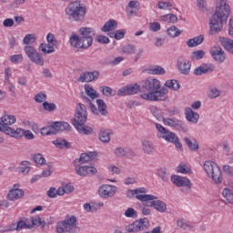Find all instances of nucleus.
I'll use <instances>...</instances> for the list:
<instances>
[{
    "label": "nucleus",
    "mask_w": 233,
    "mask_h": 233,
    "mask_svg": "<svg viewBox=\"0 0 233 233\" xmlns=\"http://www.w3.org/2000/svg\"><path fill=\"white\" fill-rule=\"evenodd\" d=\"M69 42L71 46L76 50H79V48H81L82 50H86V48H90V46H92V43H94V38H90V37H83L76 35V34H72L70 38H69Z\"/></svg>",
    "instance_id": "obj_6"
},
{
    "label": "nucleus",
    "mask_w": 233,
    "mask_h": 233,
    "mask_svg": "<svg viewBox=\"0 0 233 233\" xmlns=\"http://www.w3.org/2000/svg\"><path fill=\"white\" fill-rule=\"evenodd\" d=\"M19 184H15L12 189L7 193L6 198L8 201H17V199H21L23 196H25V191L23 189H19Z\"/></svg>",
    "instance_id": "obj_14"
},
{
    "label": "nucleus",
    "mask_w": 233,
    "mask_h": 233,
    "mask_svg": "<svg viewBox=\"0 0 233 233\" xmlns=\"http://www.w3.org/2000/svg\"><path fill=\"white\" fill-rule=\"evenodd\" d=\"M22 167H21V172L22 174H28L30 172V162L28 161H22L21 162Z\"/></svg>",
    "instance_id": "obj_56"
},
{
    "label": "nucleus",
    "mask_w": 233,
    "mask_h": 233,
    "mask_svg": "<svg viewBox=\"0 0 233 233\" xmlns=\"http://www.w3.org/2000/svg\"><path fill=\"white\" fill-rule=\"evenodd\" d=\"M147 73L152 76H163L166 74V71L161 66H155L147 68Z\"/></svg>",
    "instance_id": "obj_33"
},
{
    "label": "nucleus",
    "mask_w": 233,
    "mask_h": 233,
    "mask_svg": "<svg viewBox=\"0 0 233 233\" xmlns=\"http://www.w3.org/2000/svg\"><path fill=\"white\" fill-rule=\"evenodd\" d=\"M142 149L144 154H147L148 156H150V154L154 153V144H152V142L148 141V140H144L142 142Z\"/></svg>",
    "instance_id": "obj_32"
},
{
    "label": "nucleus",
    "mask_w": 233,
    "mask_h": 233,
    "mask_svg": "<svg viewBox=\"0 0 233 233\" xmlns=\"http://www.w3.org/2000/svg\"><path fill=\"white\" fill-rule=\"evenodd\" d=\"M43 108L47 110V112H54V110H56V104H54V103L44 102Z\"/></svg>",
    "instance_id": "obj_59"
},
{
    "label": "nucleus",
    "mask_w": 233,
    "mask_h": 233,
    "mask_svg": "<svg viewBox=\"0 0 233 233\" xmlns=\"http://www.w3.org/2000/svg\"><path fill=\"white\" fill-rule=\"evenodd\" d=\"M162 21H164V23H177V15H174V14H167L165 15H162L161 17Z\"/></svg>",
    "instance_id": "obj_43"
},
{
    "label": "nucleus",
    "mask_w": 233,
    "mask_h": 233,
    "mask_svg": "<svg viewBox=\"0 0 233 233\" xmlns=\"http://www.w3.org/2000/svg\"><path fill=\"white\" fill-rule=\"evenodd\" d=\"M141 90V86L137 84H132L127 86L120 88L117 91V96H134V94H137Z\"/></svg>",
    "instance_id": "obj_13"
},
{
    "label": "nucleus",
    "mask_w": 233,
    "mask_h": 233,
    "mask_svg": "<svg viewBox=\"0 0 233 233\" xmlns=\"http://www.w3.org/2000/svg\"><path fill=\"white\" fill-rule=\"evenodd\" d=\"M75 170L77 176H81L82 177H86V166L77 165L75 167Z\"/></svg>",
    "instance_id": "obj_49"
},
{
    "label": "nucleus",
    "mask_w": 233,
    "mask_h": 233,
    "mask_svg": "<svg viewBox=\"0 0 233 233\" xmlns=\"http://www.w3.org/2000/svg\"><path fill=\"white\" fill-rule=\"evenodd\" d=\"M97 77H99V71L86 72L80 75L77 81H80V83H92Z\"/></svg>",
    "instance_id": "obj_18"
},
{
    "label": "nucleus",
    "mask_w": 233,
    "mask_h": 233,
    "mask_svg": "<svg viewBox=\"0 0 233 233\" xmlns=\"http://www.w3.org/2000/svg\"><path fill=\"white\" fill-rule=\"evenodd\" d=\"M171 181L173 185H176L177 187H187V188H192L190 179L187 177L174 175L171 177Z\"/></svg>",
    "instance_id": "obj_17"
},
{
    "label": "nucleus",
    "mask_w": 233,
    "mask_h": 233,
    "mask_svg": "<svg viewBox=\"0 0 233 233\" xmlns=\"http://www.w3.org/2000/svg\"><path fill=\"white\" fill-rule=\"evenodd\" d=\"M222 170L228 177H233V167L232 166L224 165L223 167H222Z\"/></svg>",
    "instance_id": "obj_54"
},
{
    "label": "nucleus",
    "mask_w": 233,
    "mask_h": 233,
    "mask_svg": "<svg viewBox=\"0 0 233 233\" xmlns=\"http://www.w3.org/2000/svg\"><path fill=\"white\" fill-rule=\"evenodd\" d=\"M88 113L86 112V106L82 103H78L76 106L75 117L72 119L73 126L85 125Z\"/></svg>",
    "instance_id": "obj_7"
},
{
    "label": "nucleus",
    "mask_w": 233,
    "mask_h": 233,
    "mask_svg": "<svg viewBox=\"0 0 233 233\" xmlns=\"http://www.w3.org/2000/svg\"><path fill=\"white\" fill-rule=\"evenodd\" d=\"M165 86L170 88L171 90H179L180 88L179 82L176 79L167 80Z\"/></svg>",
    "instance_id": "obj_41"
},
{
    "label": "nucleus",
    "mask_w": 233,
    "mask_h": 233,
    "mask_svg": "<svg viewBox=\"0 0 233 233\" xmlns=\"http://www.w3.org/2000/svg\"><path fill=\"white\" fill-rule=\"evenodd\" d=\"M117 192V187L112 185H102L98 188V194L100 198L108 199V198H114Z\"/></svg>",
    "instance_id": "obj_10"
},
{
    "label": "nucleus",
    "mask_w": 233,
    "mask_h": 233,
    "mask_svg": "<svg viewBox=\"0 0 233 233\" xmlns=\"http://www.w3.org/2000/svg\"><path fill=\"white\" fill-rule=\"evenodd\" d=\"M139 194H145V189L143 187L127 190V198H134V196H136V199H138V201H147V199H150V198H152L148 196H142Z\"/></svg>",
    "instance_id": "obj_16"
},
{
    "label": "nucleus",
    "mask_w": 233,
    "mask_h": 233,
    "mask_svg": "<svg viewBox=\"0 0 233 233\" xmlns=\"http://www.w3.org/2000/svg\"><path fill=\"white\" fill-rule=\"evenodd\" d=\"M177 66L181 74L188 76V74H190V68H192V63L189 60H187L185 56H180L177 59Z\"/></svg>",
    "instance_id": "obj_11"
},
{
    "label": "nucleus",
    "mask_w": 233,
    "mask_h": 233,
    "mask_svg": "<svg viewBox=\"0 0 233 233\" xmlns=\"http://www.w3.org/2000/svg\"><path fill=\"white\" fill-rule=\"evenodd\" d=\"M94 157H97V152H90L89 154L82 153L78 159V163H81L82 165L88 163V160L94 159Z\"/></svg>",
    "instance_id": "obj_31"
},
{
    "label": "nucleus",
    "mask_w": 233,
    "mask_h": 233,
    "mask_svg": "<svg viewBox=\"0 0 233 233\" xmlns=\"http://www.w3.org/2000/svg\"><path fill=\"white\" fill-rule=\"evenodd\" d=\"M216 66L212 64H202L194 70L195 76H203V74H211Z\"/></svg>",
    "instance_id": "obj_19"
},
{
    "label": "nucleus",
    "mask_w": 233,
    "mask_h": 233,
    "mask_svg": "<svg viewBox=\"0 0 233 233\" xmlns=\"http://www.w3.org/2000/svg\"><path fill=\"white\" fill-rule=\"evenodd\" d=\"M74 127L77 130V132L82 136H90L94 132V129L92 127L85 124H78Z\"/></svg>",
    "instance_id": "obj_26"
},
{
    "label": "nucleus",
    "mask_w": 233,
    "mask_h": 233,
    "mask_svg": "<svg viewBox=\"0 0 233 233\" xmlns=\"http://www.w3.org/2000/svg\"><path fill=\"white\" fill-rule=\"evenodd\" d=\"M24 52L27 56V57L32 61V63H35V65H39L40 66H43L45 65V58H43V56L35 50V47L32 46H25L24 48Z\"/></svg>",
    "instance_id": "obj_8"
},
{
    "label": "nucleus",
    "mask_w": 233,
    "mask_h": 233,
    "mask_svg": "<svg viewBox=\"0 0 233 233\" xmlns=\"http://www.w3.org/2000/svg\"><path fill=\"white\" fill-rule=\"evenodd\" d=\"M230 16V5L227 0H217L215 13L211 15L209 28L212 34H218L223 30V25H227Z\"/></svg>",
    "instance_id": "obj_2"
},
{
    "label": "nucleus",
    "mask_w": 233,
    "mask_h": 233,
    "mask_svg": "<svg viewBox=\"0 0 233 233\" xmlns=\"http://www.w3.org/2000/svg\"><path fill=\"white\" fill-rule=\"evenodd\" d=\"M210 54L213 59L217 61V63H223V61H225V58H226L225 51H223L221 47L219 46L212 47L210 50Z\"/></svg>",
    "instance_id": "obj_21"
},
{
    "label": "nucleus",
    "mask_w": 233,
    "mask_h": 233,
    "mask_svg": "<svg viewBox=\"0 0 233 233\" xmlns=\"http://www.w3.org/2000/svg\"><path fill=\"white\" fill-rule=\"evenodd\" d=\"M31 223H32V228L33 227H42V228H45L46 226V222L45 220H41V217L39 216H35L31 218Z\"/></svg>",
    "instance_id": "obj_36"
},
{
    "label": "nucleus",
    "mask_w": 233,
    "mask_h": 233,
    "mask_svg": "<svg viewBox=\"0 0 233 233\" xmlns=\"http://www.w3.org/2000/svg\"><path fill=\"white\" fill-rule=\"evenodd\" d=\"M1 121L4 124V128H11L12 125H15L17 118L14 115H4L1 117Z\"/></svg>",
    "instance_id": "obj_23"
},
{
    "label": "nucleus",
    "mask_w": 233,
    "mask_h": 233,
    "mask_svg": "<svg viewBox=\"0 0 233 233\" xmlns=\"http://www.w3.org/2000/svg\"><path fill=\"white\" fill-rule=\"evenodd\" d=\"M46 41H47V43H49L53 46H59V42H57V39H56V35H54V34H52V33L47 34Z\"/></svg>",
    "instance_id": "obj_53"
},
{
    "label": "nucleus",
    "mask_w": 233,
    "mask_h": 233,
    "mask_svg": "<svg viewBox=\"0 0 233 233\" xmlns=\"http://www.w3.org/2000/svg\"><path fill=\"white\" fill-rule=\"evenodd\" d=\"M204 41L205 35H200L198 36L188 39L187 41V46H188V48H195V46H199V45H201V43H203Z\"/></svg>",
    "instance_id": "obj_25"
},
{
    "label": "nucleus",
    "mask_w": 233,
    "mask_h": 233,
    "mask_svg": "<svg viewBox=\"0 0 233 233\" xmlns=\"http://www.w3.org/2000/svg\"><path fill=\"white\" fill-rule=\"evenodd\" d=\"M110 134H112V131L102 128L100 129L98 137L102 143H110Z\"/></svg>",
    "instance_id": "obj_29"
},
{
    "label": "nucleus",
    "mask_w": 233,
    "mask_h": 233,
    "mask_svg": "<svg viewBox=\"0 0 233 233\" xmlns=\"http://www.w3.org/2000/svg\"><path fill=\"white\" fill-rule=\"evenodd\" d=\"M115 155L116 157H125V156H127V151L123 147H116L115 149Z\"/></svg>",
    "instance_id": "obj_62"
},
{
    "label": "nucleus",
    "mask_w": 233,
    "mask_h": 233,
    "mask_svg": "<svg viewBox=\"0 0 233 233\" xmlns=\"http://www.w3.org/2000/svg\"><path fill=\"white\" fill-rule=\"evenodd\" d=\"M221 43L225 50L233 55V40H230L229 38H222Z\"/></svg>",
    "instance_id": "obj_37"
},
{
    "label": "nucleus",
    "mask_w": 233,
    "mask_h": 233,
    "mask_svg": "<svg viewBox=\"0 0 233 233\" xmlns=\"http://www.w3.org/2000/svg\"><path fill=\"white\" fill-rule=\"evenodd\" d=\"M34 161L38 165V167H43L45 163H46V160L45 159V157L43 155L37 153L34 156Z\"/></svg>",
    "instance_id": "obj_50"
},
{
    "label": "nucleus",
    "mask_w": 233,
    "mask_h": 233,
    "mask_svg": "<svg viewBox=\"0 0 233 233\" xmlns=\"http://www.w3.org/2000/svg\"><path fill=\"white\" fill-rule=\"evenodd\" d=\"M22 228H32V225L26 224V220L19 219L16 223V231L19 232Z\"/></svg>",
    "instance_id": "obj_51"
},
{
    "label": "nucleus",
    "mask_w": 233,
    "mask_h": 233,
    "mask_svg": "<svg viewBox=\"0 0 233 233\" xmlns=\"http://www.w3.org/2000/svg\"><path fill=\"white\" fill-rule=\"evenodd\" d=\"M149 30L151 32H159L161 30V24L157 22H153L149 24Z\"/></svg>",
    "instance_id": "obj_60"
},
{
    "label": "nucleus",
    "mask_w": 233,
    "mask_h": 233,
    "mask_svg": "<svg viewBox=\"0 0 233 233\" xmlns=\"http://www.w3.org/2000/svg\"><path fill=\"white\" fill-rule=\"evenodd\" d=\"M205 57V51L204 50H197L193 51L191 54V59L199 61V59H203Z\"/></svg>",
    "instance_id": "obj_48"
},
{
    "label": "nucleus",
    "mask_w": 233,
    "mask_h": 233,
    "mask_svg": "<svg viewBox=\"0 0 233 233\" xmlns=\"http://www.w3.org/2000/svg\"><path fill=\"white\" fill-rule=\"evenodd\" d=\"M184 142L191 152H198V150H199V142H198L196 138H189L186 137H184Z\"/></svg>",
    "instance_id": "obj_22"
},
{
    "label": "nucleus",
    "mask_w": 233,
    "mask_h": 233,
    "mask_svg": "<svg viewBox=\"0 0 233 233\" xmlns=\"http://www.w3.org/2000/svg\"><path fill=\"white\" fill-rule=\"evenodd\" d=\"M140 95L145 101H166L168 89L161 87V82L156 78H150L143 82Z\"/></svg>",
    "instance_id": "obj_1"
},
{
    "label": "nucleus",
    "mask_w": 233,
    "mask_h": 233,
    "mask_svg": "<svg viewBox=\"0 0 233 233\" xmlns=\"http://www.w3.org/2000/svg\"><path fill=\"white\" fill-rule=\"evenodd\" d=\"M167 34L169 37H179V35H181V31H179V28L176 25H172L167 29Z\"/></svg>",
    "instance_id": "obj_40"
},
{
    "label": "nucleus",
    "mask_w": 233,
    "mask_h": 233,
    "mask_svg": "<svg viewBox=\"0 0 233 233\" xmlns=\"http://www.w3.org/2000/svg\"><path fill=\"white\" fill-rule=\"evenodd\" d=\"M154 208L157 210V212H167V204L161 200H155Z\"/></svg>",
    "instance_id": "obj_44"
},
{
    "label": "nucleus",
    "mask_w": 233,
    "mask_h": 233,
    "mask_svg": "<svg viewBox=\"0 0 233 233\" xmlns=\"http://www.w3.org/2000/svg\"><path fill=\"white\" fill-rule=\"evenodd\" d=\"M156 128L158 132V137H162L167 143H174V140L177 137L176 133L165 128L161 124H156Z\"/></svg>",
    "instance_id": "obj_9"
},
{
    "label": "nucleus",
    "mask_w": 233,
    "mask_h": 233,
    "mask_svg": "<svg viewBox=\"0 0 233 233\" xmlns=\"http://www.w3.org/2000/svg\"><path fill=\"white\" fill-rule=\"evenodd\" d=\"M55 46H53L52 44H41L39 46V50H41V52L46 54H54V52H56V48H54Z\"/></svg>",
    "instance_id": "obj_35"
},
{
    "label": "nucleus",
    "mask_w": 233,
    "mask_h": 233,
    "mask_svg": "<svg viewBox=\"0 0 233 233\" xmlns=\"http://www.w3.org/2000/svg\"><path fill=\"white\" fill-rule=\"evenodd\" d=\"M85 93L91 99H97V97H99V95L96 92V89H93L88 84L85 85Z\"/></svg>",
    "instance_id": "obj_34"
},
{
    "label": "nucleus",
    "mask_w": 233,
    "mask_h": 233,
    "mask_svg": "<svg viewBox=\"0 0 233 233\" xmlns=\"http://www.w3.org/2000/svg\"><path fill=\"white\" fill-rule=\"evenodd\" d=\"M11 63H22L23 62V55H13L10 56Z\"/></svg>",
    "instance_id": "obj_63"
},
{
    "label": "nucleus",
    "mask_w": 233,
    "mask_h": 233,
    "mask_svg": "<svg viewBox=\"0 0 233 233\" xmlns=\"http://www.w3.org/2000/svg\"><path fill=\"white\" fill-rule=\"evenodd\" d=\"M80 37H89L90 39H94V35H96V30L92 27H81L79 29Z\"/></svg>",
    "instance_id": "obj_27"
},
{
    "label": "nucleus",
    "mask_w": 233,
    "mask_h": 233,
    "mask_svg": "<svg viewBox=\"0 0 233 233\" xmlns=\"http://www.w3.org/2000/svg\"><path fill=\"white\" fill-rule=\"evenodd\" d=\"M203 168L206 174H208V177H211V179L215 181L217 185L223 183V176H221V169H219V166H218V164L208 160L204 163Z\"/></svg>",
    "instance_id": "obj_5"
},
{
    "label": "nucleus",
    "mask_w": 233,
    "mask_h": 233,
    "mask_svg": "<svg viewBox=\"0 0 233 233\" xmlns=\"http://www.w3.org/2000/svg\"><path fill=\"white\" fill-rule=\"evenodd\" d=\"M34 99L36 103H43V101H46V96L40 92L35 96Z\"/></svg>",
    "instance_id": "obj_64"
},
{
    "label": "nucleus",
    "mask_w": 233,
    "mask_h": 233,
    "mask_svg": "<svg viewBox=\"0 0 233 233\" xmlns=\"http://www.w3.org/2000/svg\"><path fill=\"white\" fill-rule=\"evenodd\" d=\"M25 129L23 128H16L14 129L12 127H8L7 129H5V134L6 136H10L11 137H15V139H21V137H23V133H24Z\"/></svg>",
    "instance_id": "obj_24"
},
{
    "label": "nucleus",
    "mask_w": 233,
    "mask_h": 233,
    "mask_svg": "<svg viewBox=\"0 0 233 233\" xmlns=\"http://www.w3.org/2000/svg\"><path fill=\"white\" fill-rule=\"evenodd\" d=\"M100 91L102 92L103 96H105L106 97H112L116 96V93H114L112 88L109 86H101Z\"/></svg>",
    "instance_id": "obj_46"
},
{
    "label": "nucleus",
    "mask_w": 233,
    "mask_h": 233,
    "mask_svg": "<svg viewBox=\"0 0 233 233\" xmlns=\"http://www.w3.org/2000/svg\"><path fill=\"white\" fill-rule=\"evenodd\" d=\"M157 176L160 177L164 183H167V181L170 179V173H168L165 167H161L157 170Z\"/></svg>",
    "instance_id": "obj_39"
},
{
    "label": "nucleus",
    "mask_w": 233,
    "mask_h": 233,
    "mask_svg": "<svg viewBox=\"0 0 233 233\" xmlns=\"http://www.w3.org/2000/svg\"><path fill=\"white\" fill-rule=\"evenodd\" d=\"M51 128H53L54 135L57 134V132H70L72 130V127L66 122H55L51 125Z\"/></svg>",
    "instance_id": "obj_20"
},
{
    "label": "nucleus",
    "mask_w": 233,
    "mask_h": 233,
    "mask_svg": "<svg viewBox=\"0 0 233 233\" xmlns=\"http://www.w3.org/2000/svg\"><path fill=\"white\" fill-rule=\"evenodd\" d=\"M40 134L42 136H52L54 135V127H52V126H46L45 127H42L40 130Z\"/></svg>",
    "instance_id": "obj_52"
},
{
    "label": "nucleus",
    "mask_w": 233,
    "mask_h": 233,
    "mask_svg": "<svg viewBox=\"0 0 233 233\" xmlns=\"http://www.w3.org/2000/svg\"><path fill=\"white\" fill-rule=\"evenodd\" d=\"M164 125H167V127H173L177 130H181L182 132H188V127L183 123V121L177 118H164Z\"/></svg>",
    "instance_id": "obj_12"
},
{
    "label": "nucleus",
    "mask_w": 233,
    "mask_h": 233,
    "mask_svg": "<svg viewBox=\"0 0 233 233\" xmlns=\"http://www.w3.org/2000/svg\"><path fill=\"white\" fill-rule=\"evenodd\" d=\"M156 199H157V197L154 195H149V199L147 200H140L141 203H143V207H153L155 206Z\"/></svg>",
    "instance_id": "obj_45"
},
{
    "label": "nucleus",
    "mask_w": 233,
    "mask_h": 233,
    "mask_svg": "<svg viewBox=\"0 0 233 233\" xmlns=\"http://www.w3.org/2000/svg\"><path fill=\"white\" fill-rule=\"evenodd\" d=\"M222 196L228 203L233 205V192L230 188H224L222 192Z\"/></svg>",
    "instance_id": "obj_42"
},
{
    "label": "nucleus",
    "mask_w": 233,
    "mask_h": 233,
    "mask_svg": "<svg viewBox=\"0 0 233 233\" xmlns=\"http://www.w3.org/2000/svg\"><path fill=\"white\" fill-rule=\"evenodd\" d=\"M186 119L190 123H198L199 121V114L194 112L192 108L186 110Z\"/></svg>",
    "instance_id": "obj_28"
},
{
    "label": "nucleus",
    "mask_w": 233,
    "mask_h": 233,
    "mask_svg": "<svg viewBox=\"0 0 233 233\" xmlns=\"http://www.w3.org/2000/svg\"><path fill=\"white\" fill-rule=\"evenodd\" d=\"M197 6L200 12H207V3L205 0H197Z\"/></svg>",
    "instance_id": "obj_61"
},
{
    "label": "nucleus",
    "mask_w": 233,
    "mask_h": 233,
    "mask_svg": "<svg viewBox=\"0 0 233 233\" xmlns=\"http://www.w3.org/2000/svg\"><path fill=\"white\" fill-rule=\"evenodd\" d=\"M57 233H76L79 232V227H77V218L74 216L66 217L64 221L58 222L56 225Z\"/></svg>",
    "instance_id": "obj_4"
},
{
    "label": "nucleus",
    "mask_w": 233,
    "mask_h": 233,
    "mask_svg": "<svg viewBox=\"0 0 233 233\" xmlns=\"http://www.w3.org/2000/svg\"><path fill=\"white\" fill-rule=\"evenodd\" d=\"M35 41H36V37H35V35L34 34H28L23 39V43L25 45H34Z\"/></svg>",
    "instance_id": "obj_47"
},
{
    "label": "nucleus",
    "mask_w": 233,
    "mask_h": 233,
    "mask_svg": "<svg viewBox=\"0 0 233 233\" xmlns=\"http://www.w3.org/2000/svg\"><path fill=\"white\" fill-rule=\"evenodd\" d=\"M125 216H126V218H137V211H136V209H134V208H128L125 211Z\"/></svg>",
    "instance_id": "obj_57"
},
{
    "label": "nucleus",
    "mask_w": 233,
    "mask_h": 233,
    "mask_svg": "<svg viewBox=\"0 0 233 233\" xmlns=\"http://www.w3.org/2000/svg\"><path fill=\"white\" fill-rule=\"evenodd\" d=\"M117 28V22L114 19L108 20L101 28L102 32H112Z\"/></svg>",
    "instance_id": "obj_30"
},
{
    "label": "nucleus",
    "mask_w": 233,
    "mask_h": 233,
    "mask_svg": "<svg viewBox=\"0 0 233 233\" xmlns=\"http://www.w3.org/2000/svg\"><path fill=\"white\" fill-rule=\"evenodd\" d=\"M66 15H67L69 21L81 23L86 15V6L81 1L72 2L66 8Z\"/></svg>",
    "instance_id": "obj_3"
},
{
    "label": "nucleus",
    "mask_w": 233,
    "mask_h": 233,
    "mask_svg": "<svg viewBox=\"0 0 233 233\" xmlns=\"http://www.w3.org/2000/svg\"><path fill=\"white\" fill-rule=\"evenodd\" d=\"M177 172H179L180 174H192V169L185 165H179L177 167Z\"/></svg>",
    "instance_id": "obj_58"
},
{
    "label": "nucleus",
    "mask_w": 233,
    "mask_h": 233,
    "mask_svg": "<svg viewBox=\"0 0 233 233\" xmlns=\"http://www.w3.org/2000/svg\"><path fill=\"white\" fill-rule=\"evenodd\" d=\"M96 105H97V108L94 106V104L90 103V108H91L93 114H96V116H99V114H101L102 116H106L108 114V111L106 110V104L105 103V100L97 99Z\"/></svg>",
    "instance_id": "obj_15"
},
{
    "label": "nucleus",
    "mask_w": 233,
    "mask_h": 233,
    "mask_svg": "<svg viewBox=\"0 0 233 233\" xmlns=\"http://www.w3.org/2000/svg\"><path fill=\"white\" fill-rule=\"evenodd\" d=\"M53 144L57 148H70V143L62 138H57L56 140H54Z\"/></svg>",
    "instance_id": "obj_38"
},
{
    "label": "nucleus",
    "mask_w": 233,
    "mask_h": 233,
    "mask_svg": "<svg viewBox=\"0 0 233 233\" xmlns=\"http://www.w3.org/2000/svg\"><path fill=\"white\" fill-rule=\"evenodd\" d=\"M157 6H158L159 10H167L168 8H172V3L165 2V1H159L157 3Z\"/></svg>",
    "instance_id": "obj_55"
}]
</instances>
